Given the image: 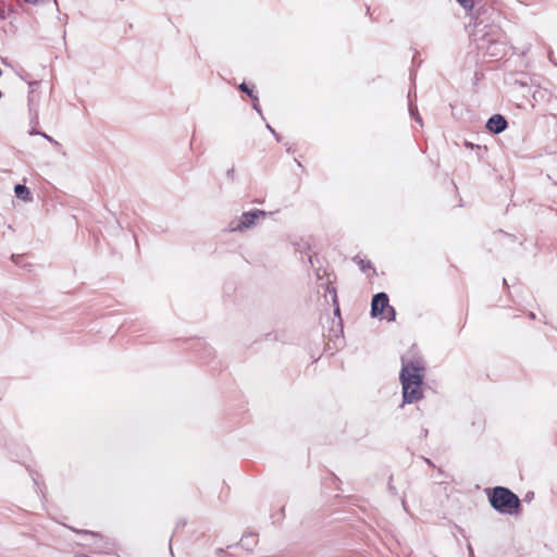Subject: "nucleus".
<instances>
[{"instance_id": "0eeeda50", "label": "nucleus", "mask_w": 557, "mask_h": 557, "mask_svg": "<svg viewBox=\"0 0 557 557\" xmlns=\"http://www.w3.org/2000/svg\"><path fill=\"white\" fill-rule=\"evenodd\" d=\"M14 193H15L17 198L23 199L24 201H30L32 200L30 191L24 185H21V184L15 185Z\"/></svg>"}, {"instance_id": "6e6552de", "label": "nucleus", "mask_w": 557, "mask_h": 557, "mask_svg": "<svg viewBox=\"0 0 557 557\" xmlns=\"http://www.w3.org/2000/svg\"><path fill=\"white\" fill-rule=\"evenodd\" d=\"M240 90L246 92L251 99H257L253 95V90L251 88H249L248 85H246L245 83H243L240 86H239Z\"/></svg>"}, {"instance_id": "1a4fd4ad", "label": "nucleus", "mask_w": 557, "mask_h": 557, "mask_svg": "<svg viewBox=\"0 0 557 557\" xmlns=\"http://www.w3.org/2000/svg\"><path fill=\"white\" fill-rule=\"evenodd\" d=\"M461 7H463L467 10H472L473 8V0H457Z\"/></svg>"}, {"instance_id": "39448f33", "label": "nucleus", "mask_w": 557, "mask_h": 557, "mask_svg": "<svg viewBox=\"0 0 557 557\" xmlns=\"http://www.w3.org/2000/svg\"><path fill=\"white\" fill-rule=\"evenodd\" d=\"M259 215H264V212L260 211V210H257V211H253V212H246V213H244L243 216H242V220L239 222L238 228L243 230V228L250 227L251 225L255 224V221H256V219Z\"/></svg>"}, {"instance_id": "7ed1b4c3", "label": "nucleus", "mask_w": 557, "mask_h": 557, "mask_svg": "<svg viewBox=\"0 0 557 557\" xmlns=\"http://www.w3.org/2000/svg\"><path fill=\"white\" fill-rule=\"evenodd\" d=\"M371 313L373 317H380L387 321L395 320V310L389 306L388 297L385 293L376 294L371 304Z\"/></svg>"}, {"instance_id": "f03ea898", "label": "nucleus", "mask_w": 557, "mask_h": 557, "mask_svg": "<svg viewBox=\"0 0 557 557\" xmlns=\"http://www.w3.org/2000/svg\"><path fill=\"white\" fill-rule=\"evenodd\" d=\"M491 506L506 515H517L521 510V503L519 497L509 488L496 486L487 493Z\"/></svg>"}, {"instance_id": "20e7f679", "label": "nucleus", "mask_w": 557, "mask_h": 557, "mask_svg": "<svg viewBox=\"0 0 557 557\" xmlns=\"http://www.w3.org/2000/svg\"><path fill=\"white\" fill-rule=\"evenodd\" d=\"M507 127L506 119L500 114H495L488 119L486 128L494 134H499Z\"/></svg>"}, {"instance_id": "f257e3e1", "label": "nucleus", "mask_w": 557, "mask_h": 557, "mask_svg": "<svg viewBox=\"0 0 557 557\" xmlns=\"http://www.w3.org/2000/svg\"><path fill=\"white\" fill-rule=\"evenodd\" d=\"M401 361L403 367L399 377L404 403L412 404L419 401L423 397L422 385L425 374L423 361L420 358H414L413 360L403 358Z\"/></svg>"}, {"instance_id": "423d86ee", "label": "nucleus", "mask_w": 557, "mask_h": 557, "mask_svg": "<svg viewBox=\"0 0 557 557\" xmlns=\"http://www.w3.org/2000/svg\"><path fill=\"white\" fill-rule=\"evenodd\" d=\"M354 260L358 264V267L360 268V270L362 272H364L367 274H369L370 272L372 274H375V269L372 267L371 261L366 260V259L360 258V257H356Z\"/></svg>"}]
</instances>
